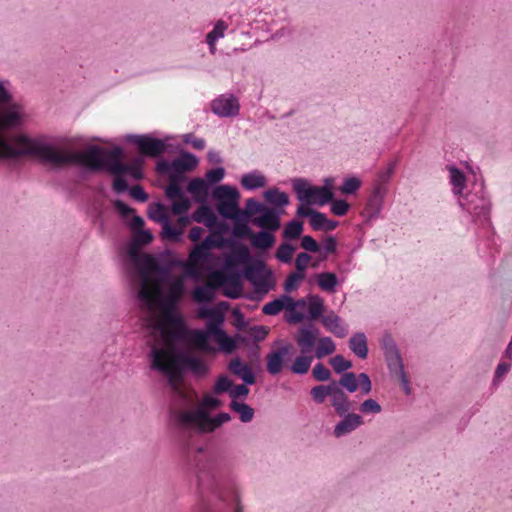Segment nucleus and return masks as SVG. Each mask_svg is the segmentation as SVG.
I'll use <instances>...</instances> for the list:
<instances>
[{"label": "nucleus", "mask_w": 512, "mask_h": 512, "mask_svg": "<svg viewBox=\"0 0 512 512\" xmlns=\"http://www.w3.org/2000/svg\"><path fill=\"white\" fill-rule=\"evenodd\" d=\"M250 332L252 333L253 343L258 344L267 337L269 328L263 325H255L250 327Z\"/></svg>", "instance_id": "64"}, {"label": "nucleus", "mask_w": 512, "mask_h": 512, "mask_svg": "<svg viewBox=\"0 0 512 512\" xmlns=\"http://www.w3.org/2000/svg\"><path fill=\"white\" fill-rule=\"evenodd\" d=\"M153 239V233L150 230L143 228L134 231L132 239L126 245V255L128 259L142 275H146L157 262V258L153 255H142L139 253L140 247L149 245Z\"/></svg>", "instance_id": "7"}, {"label": "nucleus", "mask_w": 512, "mask_h": 512, "mask_svg": "<svg viewBox=\"0 0 512 512\" xmlns=\"http://www.w3.org/2000/svg\"><path fill=\"white\" fill-rule=\"evenodd\" d=\"M229 306V302L221 301L217 304L216 307L206 306L205 308H203L201 316L207 319L206 329L191 330V335L193 336L194 341L197 344L202 345L207 343L211 338L214 339L212 323H214L216 320H219L222 310L228 309Z\"/></svg>", "instance_id": "11"}, {"label": "nucleus", "mask_w": 512, "mask_h": 512, "mask_svg": "<svg viewBox=\"0 0 512 512\" xmlns=\"http://www.w3.org/2000/svg\"><path fill=\"white\" fill-rule=\"evenodd\" d=\"M147 216L150 220L159 223L161 226L170 220L168 214L166 213L164 204L160 201L150 204L147 211Z\"/></svg>", "instance_id": "38"}, {"label": "nucleus", "mask_w": 512, "mask_h": 512, "mask_svg": "<svg viewBox=\"0 0 512 512\" xmlns=\"http://www.w3.org/2000/svg\"><path fill=\"white\" fill-rule=\"evenodd\" d=\"M182 183L170 182L164 189L165 196L171 201V212L173 214H186L194 200L185 195Z\"/></svg>", "instance_id": "13"}, {"label": "nucleus", "mask_w": 512, "mask_h": 512, "mask_svg": "<svg viewBox=\"0 0 512 512\" xmlns=\"http://www.w3.org/2000/svg\"><path fill=\"white\" fill-rule=\"evenodd\" d=\"M233 383L234 382L229 378V376H227V375L219 376L214 385V393L215 394H223V393L230 394Z\"/></svg>", "instance_id": "55"}, {"label": "nucleus", "mask_w": 512, "mask_h": 512, "mask_svg": "<svg viewBox=\"0 0 512 512\" xmlns=\"http://www.w3.org/2000/svg\"><path fill=\"white\" fill-rule=\"evenodd\" d=\"M307 301L308 313L306 314V319L312 322L320 317L322 318L325 309L324 300L319 295L308 294Z\"/></svg>", "instance_id": "32"}, {"label": "nucleus", "mask_w": 512, "mask_h": 512, "mask_svg": "<svg viewBox=\"0 0 512 512\" xmlns=\"http://www.w3.org/2000/svg\"><path fill=\"white\" fill-rule=\"evenodd\" d=\"M226 175V170L223 166H216L212 169H209L205 173L204 180L209 183V187L220 183Z\"/></svg>", "instance_id": "48"}, {"label": "nucleus", "mask_w": 512, "mask_h": 512, "mask_svg": "<svg viewBox=\"0 0 512 512\" xmlns=\"http://www.w3.org/2000/svg\"><path fill=\"white\" fill-rule=\"evenodd\" d=\"M314 356L309 355V353L296 356L291 365L289 366V370L295 375H305L308 373L311 364L313 362Z\"/></svg>", "instance_id": "35"}, {"label": "nucleus", "mask_w": 512, "mask_h": 512, "mask_svg": "<svg viewBox=\"0 0 512 512\" xmlns=\"http://www.w3.org/2000/svg\"><path fill=\"white\" fill-rule=\"evenodd\" d=\"M210 195L216 201L218 215L224 220L232 221L234 225L233 240H228L233 255L224 263V268L234 272L238 266H241L243 277L251 282H255L257 277L272 278L273 271L267 267L263 258L259 255H251L248 247L241 242L243 239L251 240L255 231L249 223L254 225L258 214L249 209L247 202L243 209L240 208V192L235 186L228 184L214 186Z\"/></svg>", "instance_id": "3"}, {"label": "nucleus", "mask_w": 512, "mask_h": 512, "mask_svg": "<svg viewBox=\"0 0 512 512\" xmlns=\"http://www.w3.org/2000/svg\"><path fill=\"white\" fill-rule=\"evenodd\" d=\"M8 105H9V109L4 115V122L6 123V125L8 127L15 128V127L19 126L21 119H22V114L19 110L18 105L13 103V101L11 102V104H8Z\"/></svg>", "instance_id": "44"}, {"label": "nucleus", "mask_w": 512, "mask_h": 512, "mask_svg": "<svg viewBox=\"0 0 512 512\" xmlns=\"http://www.w3.org/2000/svg\"><path fill=\"white\" fill-rule=\"evenodd\" d=\"M230 409L237 413L239 416V420L243 423H249L253 420L255 415V410L249 404L244 401L231 400Z\"/></svg>", "instance_id": "34"}, {"label": "nucleus", "mask_w": 512, "mask_h": 512, "mask_svg": "<svg viewBox=\"0 0 512 512\" xmlns=\"http://www.w3.org/2000/svg\"><path fill=\"white\" fill-rule=\"evenodd\" d=\"M184 230L175 226L171 220L167 221L161 226L160 236L162 239L171 242H180L183 239Z\"/></svg>", "instance_id": "37"}, {"label": "nucleus", "mask_w": 512, "mask_h": 512, "mask_svg": "<svg viewBox=\"0 0 512 512\" xmlns=\"http://www.w3.org/2000/svg\"><path fill=\"white\" fill-rule=\"evenodd\" d=\"M199 164V158L185 149L179 151V155L172 160L161 158L157 161L155 170L161 175L169 177L170 182H186V172L193 171Z\"/></svg>", "instance_id": "6"}, {"label": "nucleus", "mask_w": 512, "mask_h": 512, "mask_svg": "<svg viewBox=\"0 0 512 512\" xmlns=\"http://www.w3.org/2000/svg\"><path fill=\"white\" fill-rule=\"evenodd\" d=\"M389 373H390V375L392 377H397L399 379L404 393L406 395H410L412 390H411V387H410V384H409L408 377H407L406 372L404 370V366L399 367V368L393 370V372H389Z\"/></svg>", "instance_id": "62"}, {"label": "nucleus", "mask_w": 512, "mask_h": 512, "mask_svg": "<svg viewBox=\"0 0 512 512\" xmlns=\"http://www.w3.org/2000/svg\"><path fill=\"white\" fill-rule=\"evenodd\" d=\"M315 279L318 287L327 293H335L339 285L338 276L334 272H320L316 274Z\"/></svg>", "instance_id": "29"}, {"label": "nucleus", "mask_w": 512, "mask_h": 512, "mask_svg": "<svg viewBox=\"0 0 512 512\" xmlns=\"http://www.w3.org/2000/svg\"><path fill=\"white\" fill-rule=\"evenodd\" d=\"M185 192L193 196L194 202H204L210 194L209 183L201 177H194L188 181Z\"/></svg>", "instance_id": "25"}, {"label": "nucleus", "mask_w": 512, "mask_h": 512, "mask_svg": "<svg viewBox=\"0 0 512 512\" xmlns=\"http://www.w3.org/2000/svg\"><path fill=\"white\" fill-rule=\"evenodd\" d=\"M227 29V25L222 21H218L213 29L207 33L206 42L211 52L215 50V42L224 36V31Z\"/></svg>", "instance_id": "43"}, {"label": "nucleus", "mask_w": 512, "mask_h": 512, "mask_svg": "<svg viewBox=\"0 0 512 512\" xmlns=\"http://www.w3.org/2000/svg\"><path fill=\"white\" fill-rule=\"evenodd\" d=\"M258 219L259 218L255 219L254 226L259 227L260 231L254 232L250 243L259 254H264L275 245L276 237L274 232L280 229L281 224L275 226L273 222L267 220L258 222Z\"/></svg>", "instance_id": "10"}, {"label": "nucleus", "mask_w": 512, "mask_h": 512, "mask_svg": "<svg viewBox=\"0 0 512 512\" xmlns=\"http://www.w3.org/2000/svg\"><path fill=\"white\" fill-rule=\"evenodd\" d=\"M305 277L298 274V273H295V272H291L287 278L285 279L284 283H283V290L284 292L286 293H291L295 290L298 289L299 287V283L304 279Z\"/></svg>", "instance_id": "53"}, {"label": "nucleus", "mask_w": 512, "mask_h": 512, "mask_svg": "<svg viewBox=\"0 0 512 512\" xmlns=\"http://www.w3.org/2000/svg\"><path fill=\"white\" fill-rule=\"evenodd\" d=\"M312 377L318 382H331L332 374L322 362H318L312 369Z\"/></svg>", "instance_id": "50"}, {"label": "nucleus", "mask_w": 512, "mask_h": 512, "mask_svg": "<svg viewBox=\"0 0 512 512\" xmlns=\"http://www.w3.org/2000/svg\"><path fill=\"white\" fill-rule=\"evenodd\" d=\"M300 219L301 218L295 217L285 224L282 232L284 240L291 242L302 237L304 222Z\"/></svg>", "instance_id": "31"}, {"label": "nucleus", "mask_w": 512, "mask_h": 512, "mask_svg": "<svg viewBox=\"0 0 512 512\" xmlns=\"http://www.w3.org/2000/svg\"><path fill=\"white\" fill-rule=\"evenodd\" d=\"M282 310H285V320L289 324H298L306 320V314L298 309H293V297L289 295V293L284 292L280 296L277 297Z\"/></svg>", "instance_id": "23"}, {"label": "nucleus", "mask_w": 512, "mask_h": 512, "mask_svg": "<svg viewBox=\"0 0 512 512\" xmlns=\"http://www.w3.org/2000/svg\"><path fill=\"white\" fill-rule=\"evenodd\" d=\"M15 141L20 147L12 146L1 135L0 160L17 161L23 157H32L43 164H50L56 171L73 165L81 168V178L98 172H107L114 178L125 177L130 168L120 159L107 157V149L99 145H89L83 152H61L44 135L31 137L20 133L15 136Z\"/></svg>", "instance_id": "2"}, {"label": "nucleus", "mask_w": 512, "mask_h": 512, "mask_svg": "<svg viewBox=\"0 0 512 512\" xmlns=\"http://www.w3.org/2000/svg\"><path fill=\"white\" fill-rule=\"evenodd\" d=\"M319 333V329L312 322L300 327L296 342L300 347L301 353H311L315 350L316 339Z\"/></svg>", "instance_id": "21"}, {"label": "nucleus", "mask_w": 512, "mask_h": 512, "mask_svg": "<svg viewBox=\"0 0 512 512\" xmlns=\"http://www.w3.org/2000/svg\"><path fill=\"white\" fill-rule=\"evenodd\" d=\"M214 297V288L210 284L201 285L194 292V298L199 303L208 302Z\"/></svg>", "instance_id": "49"}, {"label": "nucleus", "mask_w": 512, "mask_h": 512, "mask_svg": "<svg viewBox=\"0 0 512 512\" xmlns=\"http://www.w3.org/2000/svg\"><path fill=\"white\" fill-rule=\"evenodd\" d=\"M143 163L144 159L142 157L135 158L131 164H128L130 168L126 175L131 176L135 180H142L144 178Z\"/></svg>", "instance_id": "52"}, {"label": "nucleus", "mask_w": 512, "mask_h": 512, "mask_svg": "<svg viewBox=\"0 0 512 512\" xmlns=\"http://www.w3.org/2000/svg\"><path fill=\"white\" fill-rule=\"evenodd\" d=\"M224 322L225 310H222L220 319L212 323L214 340L218 342V349L220 352L230 355L237 350L238 345L236 343V339L224 330Z\"/></svg>", "instance_id": "16"}, {"label": "nucleus", "mask_w": 512, "mask_h": 512, "mask_svg": "<svg viewBox=\"0 0 512 512\" xmlns=\"http://www.w3.org/2000/svg\"><path fill=\"white\" fill-rule=\"evenodd\" d=\"M240 184L244 190L255 191L264 188L267 185V179L258 170H253L241 176Z\"/></svg>", "instance_id": "27"}, {"label": "nucleus", "mask_w": 512, "mask_h": 512, "mask_svg": "<svg viewBox=\"0 0 512 512\" xmlns=\"http://www.w3.org/2000/svg\"><path fill=\"white\" fill-rule=\"evenodd\" d=\"M211 111L218 117L233 118L239 115L240 103L232 93L221 94L212 100Z\"/></svg>", "instance_id": "15"}, {"label": "nucleus", "mask_w": 512, "mask_h": 512, "mask_svg": "<svg viewBox=\"0 0 512 512\" xmlns=\"http://www.w3.org/2000/svg\"><path fill=\"white\" fill-rule=\"evenodd\" d=\"M291 183L296 199L300 202L299 206L311 207L312 205H317L320 207V195L318 194L317 186L312 185L305 178H293Z\"/></svg>", "instance_id": "12"}, {"label": "nucleus", "mask_w": 512, "mask_h": 512, "mask_svg": "<svg viewBox=\"0 0 512 512\" xmlns=\"http://www.w3.org/2000/svg\"><path fill=\"white\" fill-rule=\"evenodd\" d=\"M293 346L290 343L281 345L276 349H272L266 355V371L271 376L280 374L285 364L291 360Z\"/></svg>", "instance_id": "14"}, {"label": "nucleus", "mask_w": 512, "mask_h": 512, "mask_svg": "<svg viewBox=\"0 0 512 512\" xmlns=\"http://www.w3.org/2000/svg\"><path fill=\"white\" fill-rule=\"evenodd\" d=\"M447 168L450 174V183L453 186V193L455 195H462L467 181L465 173L455 164H451Z\"/></svg>", "instance_id": "30"}, {"label": "nucleus", "mask_w": 512, "mask_h": 512, "mask_svg": "<svg viewBox=\"0 0 512 512\" xmlns=\"http://www.w3.org/2000/svg\"><path fill=\"white\" fill-rule=\"evenodd\" d=\"M311 259H312V257L307 252L298 253L295 258V271L294 272L305 277L308 263Z\"/></svg>", "instance_id": "54"}, {"label": "nucleus", "mask_w": 512, "mask_h": 512, "mask_svg": "<svg viewBox=\"0 0 512 512\" xmlns=\"http://www.w3.org/2000/svg\"><path fill=\"white\" fill-rule=\"evenodd\" d=\"M321 322L336 337L343 338L346 336L347 327L341 323V318L338 315H324Z\"/></svg>", "instance_id": "33"}, {"label": "nucleus", "mask_w": 512, "mask_h": 512, "mask_svg": "<svg viewBox=\"0 0 512 512\" xmlns=\"http://www.w3.org/2000/svg\"><path fill=\"white\" fill-rule=\"evenodd\" d=\"M169 416L184 467L194 477L198 498L195 512H242L230 460L193 444L195 436L210 433L213 415L201 405L194 410L170 409Z\"/></svg>", "instance_id": "1"}, {"label": "nucleus", "mask_w": 512, "mask_h": 512, "mask_svg": "<svg viewBox=\"0 0 512 512\" xmlns=\"http://www.w3.org/2000/svg\"><path fill=\"white\" fill-rule=\"evenodd\" d=\"M332 381L327 385H317L310 390V395L313 401L317 404H322L325 399L331 395Z\"/></svg>", "instance_id": "47"}, {"label": "nucleus", "mask_w": 512, "mask_h": 512, "mask_svg": "<svg viewBox=\"0 0 512 512\" xmlns=\"http://www.w3.org/2000/svg\"><path fill=\"white\" fill-rule=\"evenodd\" d=\"M301 247L309 253H319L322 250L321 245L311 235L301 237Z\"/></svg>", "instance_id": "61"}, {"label": "nucleus", "mask_w": 512, "mask_h": 512, "mask_svg": "<svg viewBox=\"0 0 512 512\" xmlns=\"http://www.w3.org/2000/svg\"><path fill=\"white\" fill-rule=\"evenodd\" d=\"M295 216L298 218H308L311 228L315 231H322L327 215L312 207L298 206L295 211Z\"/></svg>", "instance_id": "24"}, {"label": "nucleus", "mask_w": 512, "mask_h": 512, "mask_svg": "<svg viewBox=\"0 0 512 512\" xmlns=\"http://www.w3.org/2000/svg\"><path fill=\"white\" fill-rule=\"evenodd\" d=\"M200 206L197 210L192 213V219L194 222L204 224L211 232H213L214 227L222 226L223 223L219 220L217 214L213 210L212 206L207 203V200L204 202H198Z\"/></svg>", "instance_id": "20"}, {"label": "nucleus", "mask_w": 512, "mask_h": 512, "mask_svg": "<svg viewBox=\"0 0 512 512\" xmlns=\"http://www.w3.org/2000/svg\"><path fill=\"white\" fill-rule=\"evenodd\" d=\"M349 348L359 359H367L369 354V348L365 333H354L349 339Z\"/></svg>", "instance_id": "28"}, {"label": "nucleus", "mask_w": 512, "mask_h": 512, "mask_svg": "<svg viewBox=\"0 0 512 512\" xmlns=\"http://www.w3.org/2000/svg\"><path fill=\"white\" fill-rule=\"evenodd\" d=\"M295 251L296 246L291 242L284 240V242L278 246L275 253V258L281 263L289 264L292 261Z\"/></svg>", "instance_id": "40"}, {"label": "nucleus", "mask_w": 512, "mask_h": 512, "mask_svg": "<svg viewBox=\"0 0 512 512\" xmlns=\"http://www.w3.org/2000/svg\"><path fill=\"white\" fill-rule=\"evenodd\" d=\"M163 350L152 347L149 353L150 368L162 374L167 385L183 396L178 386V380L191 372L197 377L206 376L209 372L208 365L200 357L192 355L188 350L181 349L173 353L170 364L162 361Z\"/></svg>", "instance_id": "4"}, {"label": "nucleus", "mask_w": 512, "mask_h": 512, "mask_svg": "<svg viewBox=\"0 0 512 512\" xmlns=\"http://www.w3.org/2000/svg\"><path fill=\"white\" fill-rule=\"evenodd\" d=\"M334 372L340 376L352 368V361L344 358L343 355L337 354L329 360Z\"/></svg>", "instance_id": "46"}, {"label": "nucleus", "mask_w": 512, "mask_h": 512, "mask_svg": "<svg viewBox=\"0 0 512 512\" xmlns=\"http://www.w3.org/2000/svg\"><path fill=\"white\" fill-rule=\"evenodd\" d=\"M336 384L348 393H354L359 388L358 375L354 372H345L342 374Z\"/></svg>", "instance_id": "41"}, {"label": "nucleus", "mask_w": 512, "mask_h": 512, "mask_svg": "<svg viewBox=\"0 0 512 512\" xmlns=\"http://www.w3.org/2000/svg\"><path fill=\"white\" fill-rule=\"evenodd\" d=\"M329 204L331 213L339 217L345 216L350 209V204L345 199L334 198Z\"/></svg>", "instance_id": "56"}, {"label": "nucleus", "mask_w": 512, "mask_h": 512, "mask_svg": "<svg viewBox=\"0 0 512 512\" xmlns=\"http://www.w3.org/2000/svg\"><path fill=\"white\" fill-rule=\"evenodd\" d=\"M341 420L334 426L333 434L336 438L346 436L363 425L364 419L360 414L349 412L338 415Z\"/></svg>", "instance_id": "18"}, {"label": "nucleus", "mask_w": 512, "mask_h": 512, "mask_svg": "<svg viewBox=\"0 0 512 512\" xmlns=\"http://www.w3.org/2000/svg\"><path fill=\"white\" fill-rule=\"evenodd\" d=\"M228 369L231 373H233L246 384L256 383L257 379L254 370L249 364L243 362L239 356L234 357L229 362Z\"/></svg>", "instance_id": "22"}, {"label": "nucleus", "mask_w": 512, "mask_h": 512, "mask_svg": "<svg viewBox=\"0 0 512 512\" xmlns=\"http://www.w3.org/2000/svg\"><path fill=\"white\" fill-rule=\"evenodd\" d=\"M388 189L381 184H375L373 190L367 200L366 210L368 211L367 221H371L379 217Z\"/></svg>", "instance_id": "19"}, {"label": "nucleus", "mask_w": 512, "mask_h": 512, "mask_svg": "<svg viewBox=\"0 0 512 512\" xmlns=\"http://www.w3.org/2000/svg\"><path fill=\"white\" fill-rule=\"evenodd\" d=\"M129 195L133 200L139 203H145L149 199L148 193L145 191L143 186L139 184L134 185L130 188Z\"/></svg>", "instance_id": "63"}, {"label": "nucleus", "mask_w": 512, "mask_h": 512, "mask_svg": "<svg viewBox=\"0 0 512 512\" xmlns=\"http://www.w3.org/2000/svg\"><path fill=\"white\" fill-rule=\"evenodd\" d=\"M361 180L356 176H349L343 180L342 185L339 187L341 194L349 196L354 195L361 187Z\"/></svg>", "instance_id": "45"}, {"label": "nucleus", "mask_w": 512, "mask_h": 512, "mask_svg": "<svg viewBox=\"0 0 512 512\" xmlns=\"http://www.w3.org/2000/svg\"><path fill=\"white\" fill-rule=\"evenodd\" d=\"M125 139L137 147V149L146 157L157 158L169 151V144L166 136L164 139L157 138L152 133L146 134H127Z\"/></svg>", "instance_id": "8"}, {"label": "nucleus", "mask_w": 512, "mask_h": 512, "mask_svg": "<svg viewBox=\"0 0 512 512\" xmlns=\"http://www.w3.org/2000/svg\"><path fill=\"white\" fill-rule=\"evenodd\" d=\"M359 411L363 414H378L382 411V407L375 399L368 398L360 404Z\"/></svg>", "instance_id": "58"}, {"label": "nucleus", "mask_w": 512, "mask_h": 512, "mask_svg": "<svg viewBox=\"0 0 512 512\" xmlns=\"http://www.w3.org/2000/svg\"><path fill=\"white\" fill-rule=\"evenodd\" d=\"M480 196L477 193H469L459 201V205L466 209L482 222L490 223L491 201L487 196L484 184L480 186Z\"/></svg>", "instance_id": "9"}, {"label": "nucleus", "mask_w": 512, "mask_h": 512, "mask_svg": "<svg viewBox=\"0 0 512 512\" xmlns=\"http://www.w3.org/2000/svg\"><path fill=\"white\" fill-rule=\"evenodd\" d=\"M336 345L331 337L324 336L318 340L317 347L315 348V357L322 359L325 356L334 353Z\"/></svg>", "instance_id": "42"}, {"label": "nucleus", "mask_w": 512, "mask_h": 512, "mask_svg": "<svg viewBox=\"0 0 512 512\" xmlns=\"http://www.w3.org/2000/svg\"><path fill=\"white\" fill-rule=\"evenodd\" d=\"M380 345L389 372L404 366L396 341L390 333H384L380 340Z\"/></svg>", "instance_id": "17"}, {"label": "nucleus", "mask_w": 512, "mask_h": 512, "mask_svg": "<svg viewBox=\"0 0 512 512\" xmlns=\"http://www.w3.org/2000/svg\"><path fill=\"white\" fill-rule=\"evenodd\" d=\"M166 320L170 325L177 329L176 332L172 335L174 340L182 341L191 336V330L188 328L186 321L181 314L173 310L168 311L166 313Z\"/></svg>", "instance_id": "26"}, {"label": "nucleus", "mask_w": 512, "mask_h": 512, "mask_svg": "<svg viewBox=\"0 0 512 512\" xmlns=\"http://www.w3.org/2000/svg\"><path fill=\"white\" fill-rule=\"evenodd\" d=\"M226 289L224 295L229 299H237L240 297L242 283L238 274H231L225 281Z\"/></svg>", "instance_id": "39"}, {"label": "nucleus", "mask_w": 512, "mask_h": 512, "mask_svg": "<svg viewBox=\"0 0 512 512\" xmlns=\"http://www.w3.org/2000/svg\"><path fill=\"white\" fill-rule=\"evenodd\" d=\"M397 163L398 160L394 159L387 164L385 170L379 171L376 184H381L387 187V184L390 182V179L395 172Z\"/></svg>", "instance_id": "51"}, {"label": "nucleus", "mask_w": 512, "mask_h": 512, "mask_svg": "<svg viewBox=\"0 0 512 512\" xmlns=\"http://www.w3.org/2000/svg\"><path fill=\"white\" fill-rule=\"evenodd\" d=\"M251 385L252 384H246L245 382H243L241 384L233 383L232 389L229 394L230 397L232 398V400L247 398V396L249 395V392H250L249 386H251Z\"/></svg>", "instance_id": "59"}, {"label": "nucleus", "mask_w": 512, "mask_h": 512, "mask_svg": "<svg viewBox=\"0 0 512 512\" xmlns=\"http://www.w3.org/2000/svg\"><path fill=\"white\" fill-rule=\"evenodd\" d=\"M201 244L203 246H209L210 251L215 247H229L228 240L221 238L219 234L216 236H213L212 234L207 235Z\"/></svg>", "instance_id": "60"}, {"label": "nucleus", "mask_w": 512, "mask_h": 512, "mask_svg": "<svg viewBox=\"0 0 512 512\" xmlns=\"http://www.w3.org/2000/svg\"><path fill=\"white\" fill-rule=\"evenodd\" d=\"M113 207L123 220L127 219L136 212L133 207L129 206L126 202L118 198L113 201Z\"/></svg>", "instance_id": "57"}, {"label": "nucleus", "mask_w": 512, "mask_h": 512, "mask_svg": "<svg viewBox=\"0 0 512 512\" xmlns=\"http://www.w3.org/2000/svg\"><path fill=\"white\" fill-rule=\"evenodd\" d=\"M334 178L326 177L323 179V186H317L320 207L325 206L332 202L335 198L333 190Z\"/></svg>", "instance_id": "36"}, {"label": "nucleus", "mask_w": 512, "mask_h": 512, "mask_svg": "<svg viewBox=\"0 0 512 512\" xmlns=\"http://www.w3.org/2000/svg\"><path fill=\"white\" fill-rule=\"evenodd\" d=\"M264 202L252 197L246 200L249 209L258 214V222L267 220L275 226L281 224V217L285 213V207L290 203L289 195L277 187L268 188L263 192Z\"/></svg>", "instance_id": "5"}]
</instances>
